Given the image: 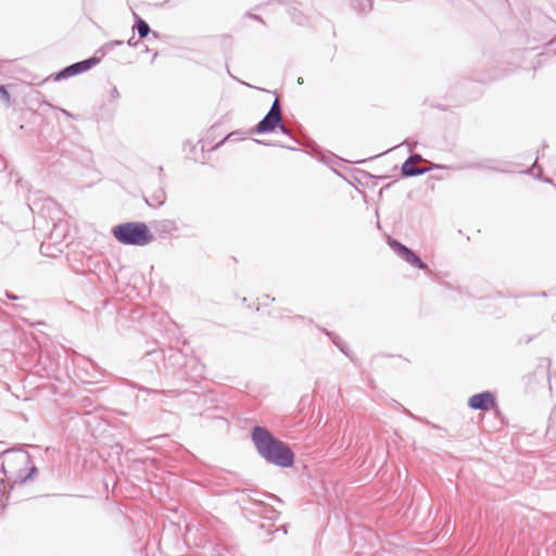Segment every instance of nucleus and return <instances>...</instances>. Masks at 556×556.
<instances>
[{"instance_id": "obj_1", "label": "nucleus", "mask_w": 556, "mask_h": 556, "mask_svg": "<svg viewBox=\"0 0 556 556\" xmlns=\"http://www.w3.org/2000/svg\"><path fill=\"white\" fill-rule=\"evenodd\" d=\"M251 439L257 454L268 464L279 468H290L295 455L291 447L275 437L267 428L255 426L251 430Z\"/></svg>"}, {"instance_id": "obj_2", "label": "nucleus", "mask_w": 556, "mask_h": 556, "mask_svg": "<svg viewBox=\"0 0 556 556\" xmlns=\"http://www.w3.org/2000/svg\"><path fill=\"white\" fill-rule=\"evenodd\" d=\"M112 236L122 244L144 247L154 240L153 233L143 222H127L114 226Z\"/></svg>"}, {"instance_id": "obj_3", "label": "nucleus", "mask_w": 556, "mask_h": 556, "mask_svg": "<svg viewBox=\"0 0 556 556\" xmlns=\"http://www.w3.org/2000/svg\"><path fill=\"white\" fill-rule=\"evenodd\" d=\"M282 109L278 98L273 102L266 115L256 124L253 131L256 134H269L277 130L281 124Z\"/></svg>"}, {"instance_id": "obj_4", "label": "nucleus", "mask_w": 556, "mask_h": 556, "mask_svg": "<svg viewBox=\"0 0 556 556\" xmlns=\"http://www.w3.org/2000/svg\"><path fill=\"white\" fill-rule=\"evenodd\" d=\"M388 245L410 266L430 273L428 265L412 249L402 242L396 239L389 238Z\"/></svg>"}, {"instance_id": "obj_5", "label": "nucleus", "mask_w": 556, "mask_h": 556, "mask_svg": "<svg viewBox=\"0 0 556 556\" xmlns=\"http://www.w3.org/2000/svg\"><path fill=\"white\" fill-rule=\"evenodd\" d=\"M65 238V225L54 223L53 229L50 232L47 240H45L40 245V252L43 255L48 256H55L56 252H62L61 248L59 247L63 239Z\"/></svg>"}, {"instance_id": "obj_6", "label": "nucleus", "mask_w": 556, "mask_h": 556, "mask_svg": "<svg viewBox=\"0 0 556 556\" xmlns=\"http://www.w3.org/2000/svg\"><path fill=\"white\" fill-rule=\"evenodd\" d=\"M99 62L100 58L91 56L86 60L73 63L59 71L54 76V80L59 81L87 72L96 66Z\"/></svg>"}, {"instance_id": "obj_7", "label": "nucleus", "mask_w": 556, "mask_h": 556, "mask_svg": "<svg viewBox=\"0 0 556 556\" xmlns=\"http://www.w3.org/2000/svg\"><path fill=\"white\" fill-rule=\"evenodd\" d=\"M496 405L495 396L490 391H483L469 397L468 406L475 410L488 412Z\"/></svg>"}, {"instance_id": "obj_8", "label": "nucleus", "mask_w": 556, "mask_h": 556, "mask_svg": "<svg viewBox=\"0 0 556 556\" xmlns=\"http://www.w3.org/2000/svg\"><path fill=\"white\" fill-rule=\"evenodd\" d=\"M11 454H12V452L10 450H7V451L0 453V456H2L4 458L3 462L1 463L0 470L4 475V477L9 480H11L13 478V472L8 469V466L11 463L26 465L30 459V456L27 453L17 454V455H13V456Z\"/></svg>"}, {"instance_id": "obj_9", "label": "nucleus", "mask_w": 556, "mask_h": 556, "mask_svg": "<svg viewBox=\"0 0 556 556\" xmlns=\"http://www.w3.org/2000/svg\"><path fill=\"white\" fill-rule=\"evenodd\" d=\"M421 160L420 154H412L401 166V175L403 177H416L426 174L429 169L425 167L414 166V161Z\"/></svg>"}, {"instance_id": "obj_10", "label": "nucleus", "mask_w": 556, "mask_h": 556, "mask_svg": "<svg viewBox=\"0 0 556 556\" xmlns=\"http://www.w3.org/2000/svg\"><path fill=\"white\" fill-rule=\"evenodd\" d=\"M134 20H135V26L134 28L137 30L138 36L140 39L146 38L150 33V26L149 24L140 17L136 12H132Z\"/></svg>"}, {"instance_id": "obj_11", "label": "nucleus", "mask_w": 556, "mask_h": 556, "mask_svg": "<svg viewBox=\"0 0 556 556\" xmlns=\"http://www.w3.org/2000/svg\"><path fill=\"white\" fill-rule=\"evenodd\" d=\"M323 331L342 353L351 358L348 345L338 334L328 331L327 329H324Z\"/></svg>"}, {"instance_id": "obj_12", "label": "nucleus", "mask_w": 556, "mask_h": 556, "mask_svg": "<svg viewBox=\"0 0 556 556\" xmlns=\"http://www.w3.org/2000/svg\"><path fill=\"white\" fill-rule=\"evenodd\" d=\"M165 192L163 189L156 190L146 202L149 206L159 207L165 202Z\"/></svg>"}, {"instance_id": "obj_13", "label": "nucleus", "mask_w": 556, "mask_h": 556, "mask_svg": "<svg viewBox=\"0 0 556 556\" xmlns=\"http://www.w3.org/2000/svg\"><path fill=\"white\" fill-rule=\"evenodd\" d=\"M190 363H194L195 366H194V376L195 377H201L202 374H203V368L204 366L202 364L199 363V361L195 358V357H192L188 361L187 364H190Z\"/></svg>"}, {"instance_id": "obj_14", "label": "nucleus", "mask_w": 556, "mask_h": 556, "mask_svg": "<svg viewBox=\"0 0 556 556\" xmlns=\"http://www.w3.org/2000/svg\"><path fill=\"white\" fill-rule=\"evenodd\" d=\"M0 100L3 102H10V93L3 85H0Z\"/></svg>"}, {"instance_id": "obj_15", "label": "nucleus", "mask_w": 556, "mask_h": 556, "mask_svg": "<svg viewBox=\"0 0 556 556\" xmlns=\"http://www.w3.org/2000/svg\"><path fill=\"white\" fill-rule=\"evenodd\" d=\"M118 98H119V92H118L117 88L114 86V87H112L111 92H110V100L115 101Z\"/></svg>"}, {"instance_id": "obj_16", "label": "nucleus", "mask_w": 556, "mask_h": 556, "mask_svg": "<svg viewBox=\"0 0 556 556\" xmlns=\"http://www.w3.org/2000/svg\"><path fill=\"white\" fill-rule=\"evenodd\" d=\"M37 472V468L36 467H31L30 471L28 472L27 476H25L22 480L23 481H26V480H29L33 478V476Z\"/></svg>"}, {"instance_id": "obj_17", "label": "nucleus", "mask_w": 556, "mask_h": 556, "mask_svg": "<svg viewBox=\"0 0 556 556\" xmlns=\"http://www.w3.org/2000/svg\"><path fill=\"white\" fill-rule=\"evenodd\" d=\"M280 130L281 134H285V135H289V129L287 128V126L283 124V121L281 119V124L278 126V128Z\"/></svg>"}, {"instance_id": "obj_18", "label": "nucleus", "mask_w": 556, "mask_h": 556, "mask_svg": "<svg viewBox=\"0 0 556 556\" xmlns=\"http://www.w3.org/2000/svg\"><path fill=\"white\" fill-rule=\"evenodd\" d=\"M16 184H17L18 188L28 190V182L22 181L21 179H18L16 181Z\"/></svg>"}, {"instance_id": "obj_19", "label": "nucleus", "mask_w": 556, "mask_h": 556, "mask_svg": "<svg viewBox=\"0 0 556 556\" xmlns=\"http://www.w3.org/2000/svg\"><path fill=\"white\" fill-rule=\"evenodd\" d=\"M404 143L408 146L409 151H413V149L416 148L417 146L416 141L410 143L409 141L406 140Z\"/></svg>"}, {"instance_id": "obj_20", "label": "nucleus", "mask_w": 556, "mask_h": 556, "mask_svg": "<svg viewBox=\"0 0 556 556\" xmlns=\"http://www.w3.org/2000/svg\"><path fill=\"white\" fill-rule=\"evenodd\" d=\"M5 296H7L9 300H13V301H15V300H17V299H18V296H16V295H14V294H12V293L8 292V291H5Z\"/></svg>"}, {"instance_id": "obj_21", "label": "nucleus", "mask_w": 556, "mask_h": 556, "mask_svg": "<svg viewBox=\"0 0 556 556\" xmlns=\"http://www.w3.org/2000/svg\"><path fill=\"white\" fill-rule=\"evenodd\" d=\"M127 45H128L129 47H136V46L138 45V41H135V40H134V37H132V38H130V39L127 41Z\"/></svg>"}, {"instance_id": "obj_22", "label": "nucleus", "mask_w": 556, "mask_h": 556, "mask_svg": "<svg viewBox=\"0 0 556 556\" xmlns=\"http://www.w3.org/2000/svg\"><path fill=\"white\" fill-rule=\"evenodd\" d=\"M123 45V41L122 40H114V41H111L109 43V46H122Z\"/></svg>"}, {"instance_id": "obj_23", "label": "nucleus", "mask_w": 556, "mask_h": 556, "mask_svg": "<svg viewBox=\"0 0 556 556\" xmlns=\"http://www.w3.org/2000/svg\"><path fill=\"white\" fill-rule=\"evenodd\" d=\"M534 164H536V161L534 162ZM535 168H536V165H533L532 168L530 169L531 174L534 175V176H536V174L534 172ZM538 177H539V174H538Z\"/></svg>"}, {"instance_id": "obj_24", "label": "nucleus", "mask_w": 556, "mask_h": 556, "mask_svg": "<svg viewBox=\"0 0 556 556\" xmlns=\"http://www.w3.org/2000/svg\"><path fill=\"white\" fill-rule=\"evenodd\" d=\"M294 21H295L298 24H301V23L303 22V17L294 18Z\"/></svg>"}, {"instance_id": "obj_25", "label": "nucleus", "mask_w": 556, "mask_h": 556, "mask_svg": "<svg viewBox=\"0 0 556 556\" xmlns=\"http://www.w3.org/2000/svg\"><path fill=\"white\" fill-rule=\"evenodd\" d=\"M543 362L546 363L547 367L551 365V361L548 358H544Z\"/></svg>"}, {"instance_id": "obj_26", "label": "nucleus", "mask_w": 556, "mask_h": 556, "mask_svg": "<svg viewBox=\"0 0 556 556\" xmlns=\"http://www.w3.org/2000/svg\"><path fill=\"white\" fill-rule=\"evenodd\" d=\"M298 84H300V85L303 84V78L302 77L298 78Z\"/></svg>"}, {"instance_id": "obj_27", "label": "nucleus", "mask_w": 556, "mask_h": 556, "mask_svg": "<svg viewBox=\"0 0 556 556\" xmlns=\"http://www.w3.org/2000/svg\"><path fill=\"white\" fill-rule=\"evenodd\" d=\"M63 114L71 116V114L66 110H62Z\"/></svg>"}, {"instance_id": "obj_28", "label": "nucleus", "mask_w": 556, "mask_h": 556, "mask_svg": "<svg viewBox=\"0 0 556 556\" xmlns=\"http://www.w3.org/2000/svg\"><path fill=\"white\" fill-rule=\"evenodd\" d=\"M251 17L255 18V20H261L257 15H250Z\"/></svg>"}]
</instances>
